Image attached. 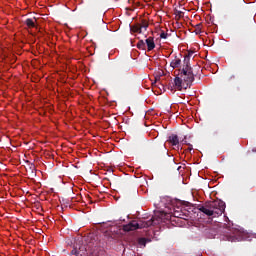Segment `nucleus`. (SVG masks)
<instances>
[{
    "label": "nucleus",
    "instance_id": "f257e3e1",
    "mask_svg": "<svg viewBox=\"0 0 256 256\" xmlns=\"http://www.w3.org/2000/svg\"><path fill=\"white\" fill-rule=\"evenodd\" d=\"M191 58L189 56L184 57L182 69L179 70V75L174 79V85L178 91L183 88L187 89L193 81H195V75L193 74V68H191Z\"/></svg>",
    "mask_w": 256,
    "mask_h": 256
},
{
    "label": "nucleus",
    "instance_id": "f03ea898",
    "mask_svg": "<svg viewBox=\"0 0 256 256\" xmlns=\"http://www.w3.org/2000/svg\"><path fill=\"white\" fill-rule=\"evenodd\" d=\"M197 209L204 213V215H207V217H220V215L225 213V202L221 200L209 201L203 205L199 204Z\"/></svg>",
    "mask_w": 256,
    "mask_h": 256
},
{
    "label": "nucleus",
    "instance_id": "7ed1b4c3",
    "mask_svg": "<svg viewBox=\"0 0 256 256\" xmlns=\"http://www.w3.org/2000/svg\"><path fill=\"white\" fill-rule=\"evenodd\" d=\"M161 223V219L152 217L150 220H132L128 224L123 226V231H137V229H145L147 227H152L153 225H159Z\"/></svg>",
    "mask_w": 256,
    "mask_h": 256
},
{
    "label": "nucleus",
    "instance_id": "20e7f679",
    "mask_svg": "<svg viewBox=\"0 0 256 256\" xmlns=\"http://www.w3.org/2000/svg\"><path fill=\"white\" fill-rule=\"evenodd\" d=\"M119 233V228H117V226H113L104 232V237L107 239L108 243H111V241H117L119 239Z\"/></svg>",
    "mask_w": 256,
    "mask_h": 256
},
{
    "label": "nucleus",
    "instance_id": "39448f33",
    "mask_svg": "<svg viewBox=\"0 0 256 256\" xmlns=\"http://www.w3.org/2000/svg\"><path fill=\"white\" fill-rule=\"evenodd\" d=\"M166 215L176 217L177 219H184L185 221L189 219V213L183 212V209L179 206L173 207V209H170V211L166 213Z\"/></svg>",
    "mask_w": 256,
    "mask_h": 256
},
{
    "label": "nucleus",
    "instance_id": "423d86ee",
    "mask_svg": "<svg viewBox=\"0 0 256 256\" xmlns=\"http://www.w3.org/2000/svg\"><path fill=\"white\" fill-rule=\"evenodd\" d=\"M71 255L75 256H85L87 255V246L84 245L81 241H79L76 245H74Z\"/></svg>",
    "mask_w": 256,
    "mask_h": 256
},
{
    "label": "nucleus",
    "instance_id": "0eeeda50",
    "mask_svg": "<svg viewBox=\"0 0 256 256\" xmlns=\"http://www.w3.org/2000/svg\"><path fill=\"white\" fill-rule=\"evenodd\" d=\"M145 43L147 45V49L148 51H153V49H155V40L153 37H148L146 40H145Z\"/></svg>",
    "mask_w": 256,
    "mask_h": 256
},
{
    "label": "nucleus",
    "instance_id": "6e6552de",
    "mask_svg": "<svg viewBox=\"0 0 256 256\" xmlns=\"http://www.w3.org/2000/svg\"><path fill=\"white\" fill-rule=\"evenodd\" d=\"M170 67H172V69H179V67H181V58L175 56L170 62Z\"/></svg>",
    "mask_w": 256,
    "mask_h": 256
},
{
    "label": "nucleus",
    "instance_id": "1a4fd4ad",
    "mask_svg": "<svg viewBox=\"0 0 256 256\" xmlns=\"http://www.w3.org/2000/svg\"><path fill=\"white\" fill-rule=\"evenodd\" d=\"M168 141L173 146L179 145V136H177V134H172L171 136H169Z\"/></svg>",
    "mask_w": 256,
    "mask_h": 256
},
{
    "label": "nucleus",
    "instance_id": "9d476101",
    "mask_svg": "<svg viewBox=\"0 0 256 256\" xmlns=\"http://www.w3.org/2000/svg\"><path fill=\"white\" fill-rule=\"evenodd\" d=\"M130 31L131 33H143L142 30H141V24L137 23L135 25H130Z\"/></svg>",
    "mask_w": 256,
    "mask_h": 256
},
{
    "label": "nucleus",
    "instance_id": "9b49d317",
    "mask_svg": "<svg viewBox=\"0 0 256 256\" xmlns=\"http://www.w3.org/2000/svg\"><path fill=\"white\" fill-rule=\"evenodd\" d=\"M25 25H27V27H29V29H33L35 27V21H33V19H31V18H27L25 20Z\"/></svg>",
    "mask_w": 256,
    "mask_h": 256
},
{
    "label": "nucleus",
    "instance_id": "f8f14e48",
    "mask_svg": "<svg viewBox=\"0 0 256 256\" xmlns=\"http://www.w3.org/2000/svg\"><path fill=\"white\" fill-rule=\"evenodd\" d=\"M137 49H140L142 51H145L147 49V45L145 44V41L143 40H140L138 43H137Z\"/></svg>",
    "mask_w": 256,
    "mask_h": 256
},
{
    "label": "nucleus",
    "instance_id": "ddd939ff",
    "mask_svg": "<svg viewBox=\"0 0 256 256\" xmlns=\"http://www.w3.org/2000/svg\"><path fill=\"white\" fill-rule=\"evenodd\" d=\"M140 27H141V31H143V29H145V31H147V29L149 27V22H147V20L143 19L141 21Z\"/></svg>",
    "mask_w": 256,
    "mask_h": 256
},
{
    "label": "nucleus",
    "instance_id": "4468645a",
    "mask_svg": "<svg viewBox=\"0 0 256 256\" xmlns=\"http://www.w3.org/2000/svg\"><path fill=\"white\" fill-rule=\"evenodd\" d=\"M201 27H202V24H201V23H199V24H197V25L195 26L194 33H195L196 35H200V33H201Z\"/></svg>",
    "mask_w": 256,
    "mask_h": 256
},
{
    "label": "nucleus",
    "instance_id": "2eb2a0df",
    "mask_svg": "<svg viewBox=\"0 0 256 256\" xmlns=\"http://www.w3.org/2000/svg\"><path fill=\"white\" fill-rule=\"evenodd\" d=\"M206 234H208L209 239H213V237H215V231L213 230L206 229Z\"/></svg>",
    "mask_w": 256,
    "mask_h": 256
},
{
    "label": "nucleus",
    "instance_id": "dca6fc26",
    "mask_svg": "<svg viewBox=\"0 0 256 256\" xmlns=\"http://www.w3.org/2000/svg\"><path fill=\"white\" fill-rule=\"evenodd\" d=\"M138 243L140 245H143V247H145L147 245V239L146 238H139Z\"/></svg>",
    "mask_w": 256,
    "mask_h": 256
},
{
    "label": "nucleus",
    "instance_id": "f3484780",
    "mask_svg": "<svg viewBox=\"0 0 256 256\" xmlns=\"http://www.w3.org/2000/svg\"><path fill=\"white\" fill-rule=\"evenodd\" d=\"M167 37H169V34L165 33V31H162L160 34V39H167Z\"/></svg>",
    "mask_w": 256,
    "mask_h": 256
},
{
    "label": "nucleus",
    "instance_id": "a211bd4d",
    "mask_svg": "<svg viewBox=\"0 0 256 256\" xmlns=\"http://www.w3.org/2000/svg\"><path fill=\"white\" fill-rule=\"evenodd\" d=\"M183 12H181V11H176V15H177V17H181V14H182Z\"/></svg>",
    "mask_w": 256,
    "mask_h": 256
},
{
    "label": "nucleus",
    "instance_id": "6ab92c4d",
    "mask_svg": "<svg viewBox=\"0 0 256 256\" xmlns=\"http://www.w3.org/2000/svg\"><path fill=\"white\" fill-rule=\"evenodd\" d=\"M188 145H189L188 151H193V145H191V144H188Z\"/></svg>",
    "mask_w": 256,
    "mask_h": 256
},
{
    "label": "nucleus",
    "instance_id": "aec40b11",
    "mask_svg": "<svg viewBox=\"0 0 256 256\" xmlns=\"http://www.w3.org/2000/svg\"><path fill=\"white\" fill-rule=\"evenodd\" d=\"M182 142L187 143V141H185V140H182Z\"/></svg>",
    "mask_w": 256,
    "mask_h": 256
}]
</instances>
